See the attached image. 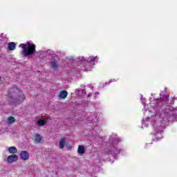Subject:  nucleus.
Listing matches in <instances>:
<instances>
[{
  "label": "nucleus",
  "mask_w": 177,
  "mask_h": 177,
  "mask_svg": "<svg viewBox=\"0 0 177 177\" xmlns=\"http://www.w3.org/2000/svg\"><path fill=\"white\" fill-rule=\"evenodd\" d=\"M10 104H21L26 100V95L19 88H11L8 94Z\"/></svg>",
  "instance_id": "1"
},
{
  "label": "nucleus",
  "mask_w": 177,
  "mask_h": 177,
  "mask_svg": "<svg viewBox=\"0 0 177 177\" xmlns=\"http://www.w3.org/2000/svg\"><path fill=\"white\" fill-rule=\"evenodd\" d=\"M19 48H23V51L21 52L22 55L24 56H30L35 52V44L28 42L27 44H19Z\"/></svg>",
  "instance_id": "2"
},
{
  "label": "nucleus",
  "mask_w": 177,
  "mask_h": 177,
  "mask_svg": "<svg viewBox=\"0 0 177 177\" xmlns=\"http://www.w3.org/2000/svg\"><path fill=\"white\" fill-rule=\"evenodd\" d=\"M49 120V116L48 115H44L39 118V120L37 122V125L38 127H44L46 124V122H48V120Z\"/></svg>",
  "instance_id": "3"
},
{
  "label": "nucleus",
  "mask_w": 177,
  "mask_h": 177,
  "mask_svg": "<svg viewBox=\"0 0 177 177\" xmlns=\"http://www.w3.org/2000/svg\"><path fill=\"white\" fill-rule=\"evenodd\" d=\"M169 117H171V115L167 112H163L160 115V118H162V124H165L166 122H168L169 121Z\"/></svg>",
  "instance_id": "4"
},
{
  "label": "nucleus",
  "mask_w": 177,
  "mask_h": 177,
  "mask_svg": "<svg viewBox=\"0 0 177 177\" xmlns=\"http://www.w3.org/2000/svg\"><path fill=\"white\" fill-rule=\"evenodd\" d=\"M18 160H19V156H17V155H16V154L10 155L7 158V162L9 164H12L13 162H16V161H17Z\"/></svg>",
  "instance_id": "5"
},
{
  "label": "nucleus",
  "mask_w": 177,
  "mask_h": 177,
  "mask_svg": "<svg viewBox=\"0 0 177 177\" xmlns=\"http://www.w3.org/2000/svg\"><path fill=\"white\" fill-rule=\"evenodd\" d=\"M20 157L21 160L26 161V160H28V158H30V154H28L26 151H22L20 153Z\"/></svg>",
  "instance_id": "6"
},
{
  "label": "nucleus",
  "mask_w": 177,
  "mask_h": 177,
  "mask_svg": "<svg viewBox=\"0 0 177 177\" xmlns=\"http://www.w3.org/2000/svg\"><path fill=\"white\" fill-rule=\"evenodd\" d=\"M59 149H64V146H66V138H62L59 141Z\"/></svg>",
  "instance_id": "7"
},
{
  "label": "nucleus",
  "mask_w": 177,
  "mask_h": 177,
  "mask_svg": "<svg viewBox=\"0 0 177 177\" xmlns=\"http://www.w3.org/2000/svg\"><path fill=\"white\" fill-rule=\"evenodd\" d=\"M68 93L66 91H62L59 93V99H66L67 97Z\"/></svg>",
  "instance_id": "8"
},
{
  "label": "nucleus",
  "mask_w": 177,
  "mask_h": 177,
  "mask_svg": "<svg viewBox=\"0 0 177 177\" xmlns=\"http://www.w3.org/2000/svg\"><path fill=\"white\" fill-rule=\"evenodd\" d=\"M8 48L9 50H15V49H16V43H15V42L8 43Z\"/></svg>",
  "instance_id": "9"
},
{
  "label": "nucleus",
  "mask_w": 177,
  "mask_h": 177,
  "mask_svg": "<svg viewBox=\"0 0 177 177\" xmlns=\"http://www.w3.org/2000/svg\"><path fill=\"white\" fill-rule=\"evenodd\" d=\"M42 140V137L39 133L35 134V143H41Z\"/></svg>",
  "instance_id": "10"
},
{
  "label": "nucleus",
  "mask_w": 177,
  "mask_h": 177,
  "mask_svg": "<svg viewBox=\"0 0 177 177\" xmlns=\"http://www.w3.org/2000/svg\"><path fill=\"white\" fill-rule=\"evenodd\" d=\"M8 151L10 154H16V153H17V148L15 147H10L8 148Z\"/></svg>",
  "instance_id": "11"
},
{
  "label": "nucleus",
  "mask_w": 177,
  "mask_h": 177,
  "mask_svg": "<svg viewBox=\"0 0 177 177\" xmlns=\"http://www.w3.org/2000/svg\"><path fill=\"white\" fill-rule=\"evenodd\" d=\"M77 153L78 154H84V153H85V147H84L82 145H79Z\"/></svg>",
  "instance_id": "12"
},
{
  "label": "nucleus",
  "mask_w": 177,
  "mask_h": 177,
  "mask_svg": "<svg viewBox=\"0 0 177 177\" xmlns=\"http://www.w3.org/2000/svg\"><path fill=\"white\" fill-rule=\"evenodd\" d=\"M16 121V120H15V118L13 116H10L8 118V124H13Z\"/></svg>",
  "instance_id": "13"
},
{
  "label": "nucleus",
  "mask_w": 177,
  "mask_h": 177,
  "mask_svg": "<svg viewBox=\"0 0 177 177\" xmlns=\"http://www.w3.org/2000/svg\"><path fill=\"white\" fill-rule=\"evenodd\" d=\"M51 67H53V68H54V70H56V68H57V67H59V64H57V63L56 62H51Z\"/></svg>",
  "instance_id": "14"
},
{
  "label": "nucleus",
  "mask_w": 177,
  "mask_h": 177,
  "mask_svg": "<svg viewBox=\"0 0 177 177\" xmlns=\"http://www.w3.org/2000/svg\"><path fill=\"white\" fill-rule=\"evenodd\" d=\"M162 104H164V102H161V100H157L156 106H158V107H161Z\"/></svg>",
  "instance_id": "15"
},
{
  "label": "nucleus",
  "mask_w": 177,
  "mask_h": 177,
  "mask_svg": "<svg viewBox=\"0 0 177 177\" xmlns=\"http://www.w3.org/2000/svg\"><path fill=\"white\" fill-rule=\"evenodd\" d=\"M90 59H91V62H94L95 59H97V57H91Z\"/></svg>",
  "instance_id": "16"
},
{
  "label": "nucleus",
  "mask_w": 177,
  "mask_h": 177,
  "mask_svg": "<svg viewBox=\"0 0 177 177\" xmlns=\"http://www.w3.org/2000/svg\"><path fill=\"white\" fill-rule=\"evenodd\" d=\"M155 131H156V133H161V130L156 129Z\"/></svg>",
  "instance_id": "17"
},
{
  "label": "nucleus",
  "mask_w": 177,
  "mask_h": 177,
  "mask_svg": "<svg viewBox=\"0 0 177 177\" xmlns=\"http://www.w3.org/2000/svg\"><path fill=\"white\" fill-rule=\"evenodd\" d=\"M0 81H1V76H0Z\"/></svg>",
  "instance_id": "18"
}]
</instances>
